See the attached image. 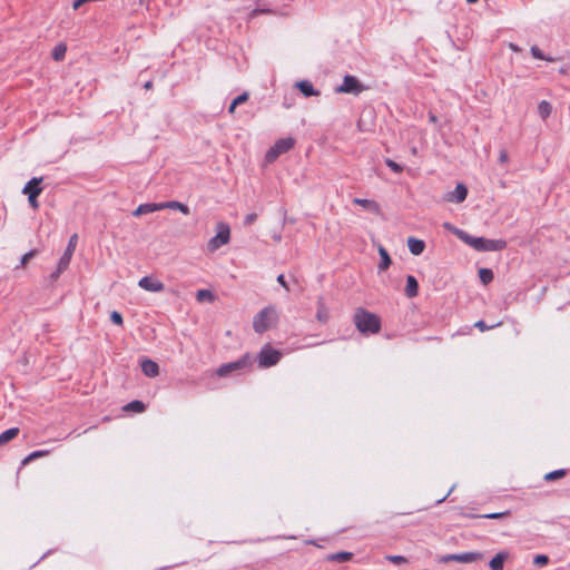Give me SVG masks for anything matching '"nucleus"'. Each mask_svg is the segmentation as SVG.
Returning a JSON list of instances; mask_svg holds the SVG:
<instances>
[{"label": "nucleus", "mask_w": 570, "mask_h": 570, "mask_svg": "<svg viewBox=\"0 0 570 570\" xmlns=\"http://www.w3.org/2000/svg\"><path fill=\"white\" fill-rule=\"evenodd\" d=\"M456 236L465 244L479 252H497L507 247V242L503 239H488L484 237H473L462 230H456Z\"/></svg>", "instance_id": "1"}, {"label": "nucleus", "mask_w": 570, "mask_h": 570, "mask_svg": "<svg viewBox=\"0 0 570 570\" xmlns=\"http://www.w3.org/2000/svg\"><path fill=\"white\" fill-rule=\"evenodd\" d=\"M353 320L362 334H377L381 331V318L365 308H356Z\"/></svg>", "instance_id": "2"}, {"label": "nucleus", "mask_w": 570, "mask_h": 570, "mask_svg": "<svg viewBox=\"0 0 570 570\" xmlns=\"http://www.w3.org/2000/svg\"><path fill=\"white\" fill-rule=\"evenodd\" d=\"M278 320L275 307L267 306L263 308L253 320V328L256 333H264L269 330Z\"/></svg>", "instance_id": "3"}, {"label": "nucleus", "mask_w": 570, "mask_h": 570, "mask_svg": "<svg viewBox=\"0 0 570 570\" xmlns=\"http://www.w3.org/2000/svg\"><path fill=\"white\" fill-rule=\"evenodd\" d=\"M252 365H253V357L250 354L246 353L235 362H230V363L220 365L217 368L216 374L219 377H225V376L230 375L234 372L250 368Z\"/></svg>", "instance_id": "4"}, {"label": "nucleus", "mask_w": 570, "mask_h": 570, "mask_svg": "<svg viewBox=\"0 0 570 570\" xmlns=\"http://www.w3.org/2000/svg\"><path fill=\"white\" fill-rule=\"evenodd\" d=\"M230 240V228L226 223L219 222L216 224V235L207 243V249L210 253L216 252L222 246L228 244Z\"/></svg>", "instance_id": "5"}, {"label": "nucleus", "mask_w": 570, "mask_h": 570, "mask_svg": "<svg viewBox=\"0 0 570 570\" xmlns=\"http://www.w3.org/2000/svg\"><path fill=\"white\" fill-rule=\"evenodd\" d=\"M295 146V139L292 137L281 138L267 150L265 160L274 163L281 155L289 151Z\"/></svg>", "instance_id": "6"}, {"label": "nucleus", "mask_w": 570, "mask_h": 570, "mask_svg": "<svg viewBox=\"0 0 570 570\" xmlns=\"http://www.w3.org/2000/svg\"><path fill=\"white\" fill-rule=\"evenodd\" d=\"M281 358L282 352L274 350L269 344H266L258 353V366L263 368L274 366L281 361Z\"/></svg>", "instance_id": "7"}, {"label": "nucleus", "mask_w": 570, "mask_h": 570, "mask_svg": "<svg viewBox=\"0 0 570 570\" xmlns=\"http://www.w3.org/2000/svg\"><path fill=\"white\" fill-rule=\"evenodd\" d=\"M77 242H78V236H77V234H73L68 242V245H67V248H66L63 255L59 259L57 272L52 274V278H55V279L58 278L59 275L68 268L71 257L76 250Z\"/></svg>", "instance_id": "8"}, {"label": "nucleus", "mask_w": 570, "mask_h": 570, "mask_svg": "<svg viewBox=\"0 0 570 570\" xmlns=\"http://www.w3.org/2000/svg\"><path fill=\"white\" fill-rule=\"evenodd\" d=\"M366 89L367 88L361 83V81L355 76L346 75L343 78L342 85L338 86L335 91L338 94H352L357 96Z\"/></svg>", "instance_id": "9"}, {"label": "nucleus", "mask_w": 570, "mask_h": 570, "mask_svg": "<svg viewBox=\"0 0 570 570\" xmlns=\"http://www.w3.org/2000/svg\"><path fill=\"white\" fill-rule=\"evenodd\" d=\"M139 287H141L145 291L153 292V293H159L163 292L165 288V285L163 282L158 281L157 278L145 276L139 279L138 282Z\"/></svg>", "instance_id": "10"}, {"label": "nucleus", "mask_w": 570, "mask_h": 570, "mask_svg": "<svg viewBox=\"0 0 570 570\" xmlns=\"http://www.w3.org/2000/svg\"><path fill=\"white\" fill-rule=\"evenodd\" d=\"M316 307V321L320 324H326L331 318V311L330 307L326 305L325 298L323 296L317 297Z\"/></svg>", "instance_id": "11"}, {"label": "nucleus", "mask_w": 570, "mask_h": 570, "mask_svg": "<svg viewBox=\"0 0 570 570\" xmlns=\"http://www.w3.org/2000/svg\"><path fill=\"white\" fill-rule=\"evenodd\" d=\"M468 196V188L463 184H458L455 189L451 193H448L444 199L449 203L460 204L465 200Z\"/></svg>", "instance_id": "12"}, {"label": "nucleus", "mask_w": 570, "mask_h": 570, "mask_svg": "<svg viewBox=\"0 0 570 570\" xmlns=\"http://www.w3.org/2000/svg\"><path fill=\"white\" fill-rule=\"evenodd\" d=\"M42 181V178L33 177L31 180L27 183V185L23 187L22 193L27 196H39L42 191V188L40 186Z\"/></svg>", "instance_id": "13"}, {"label": "nucleus", "mask_w": 570, "mask_h": 570, "mask_svg": "<svg viewBox=\"0 0 570 570\" xmlns=\"http://www.w3.org/2000/svg\"><path fill=\"white\" fill-rule=\"evenodd\" d=\"M141 371L148 377H155L159 374V366L153 360H144L141 362Z\"/></svg>", "instance_id": "14"}, {"label": "nucleus", "mask_w": 570, "mask_h": 570, "mask_svg": "<svg viewBox=\"0 0 570 570\" xmlns=\"http://www.w3.org/2000/svg\"><path fill=\"white\" fill-rule=\"evenodd\" d=\"M161 203H147L139 205L135 212L132 213L134 216H141L145 214L154 213L157 210H161Z\"/></svg>", "instance_id": "15"}, {"label": "nucleus", "mask_w": 570, "mask_h": 570, "mask_svg": "<svg viewBox=\"0 0 570 570\" xmlns=\"http://www.w3.org/2000/svg\"><path fill=\"white\" fill-rule=\"evenodd\" d=\"M480 559H482V554L479 552L456 553L452 558L453 561L461 562V563H471V562H475Z\"/></svg>", "instance_id": "16"}, {"label": "nucleus", "mask_w": 570, "mask_h": 570, "mask_svg": "<svg viewBox=\"0 0 570 570\" xmlns=\"http://www.w3.org/2000/svg\"><path fill=\"white\" fill-rule=\"evenodd\" d=\"M419 294V283L413 275L406 277L405 295L413 298Z\"/></svg>", "instance_id": "17"}, {"label": "nucleus", "mask_w": 570, "mask_h": 570, "mask_svg": "<svg viewBox=\"0 0 570 570\" xmlns=\"http://www.w3.org/2000/svg\"><path fill=\"white\" fill-rule=\"evenodd\" d=\"M509 558L508 552H499L497 553L489 562V567L491 570H502L504 561Z\"/></svg>", "instance_id": "18"}, {"label": "nucleus", "mask_w": 570, "mask_h": 570, "mask_svg": "<svg viewBox=\"0 0 570 570\" xmlns=\"http://www.w3.org/2000/svg\"><path fill=\"white\" fill-rule=\"evenodd\" d=\"M407 247L413 255H420L425 248V243L421 239L410 237L407 239Z\"/></svg>", "instance_id": "19"}, {"label": "nucleus", "mask_w": 570, "mask_h": 570, "mask_svg": "<svg viewBox=\"0 0 570 570\" xmlns=\"http://www.w3.org/2000/svg\"><path fill=\"white\" fill-rule=\"evenodd\" d=\"M296 87L305 97L318 96L320 91L315 90L313 85L307 80H302L296 83Z\"/></svg>", "instance_id": "20"}, {"label": "nucleus", "mask_w": 570, "mask_h": 570, "mask_svg": "<svg viewBox=\"0 0 570 570\" xmlns=\"http://www.w3.org/2000/svg\"><path fill=\"white\" fill-rule=\"evenodd\" d=\"M161 208L163 209H177L180 213H183L184 215H189V213H190L187 205H185L180 202H176V200L161 203Z\"/></svg>", "instance_id": "21"}, {"label": "nucleus", "mask_w": 570, "mask_h": 570, "mask_svg": "<svg viewBox=\"0 0 570 570\" xmlns=\"http://www.w3.org/2000/svg\"><path fill=\"white\" fill-rule=\"evenodd\" d=\"M353 203L355 205H358V206H362V207H364L366 209H370V210H372L374 213H379L380 212V205L375 200L363 199V198H354Z\"/></svg>", "instance_id": "22"}, {"label": "nucleus", "mask_w": 570, "mask_h": 570, "mask_svg": "<svg viewBox=\"0 0 570 570\" xmlns=\"http://www.w3.org/2000/svg\"><path fill=\"white\" fill-rule=\"evenodd\" d=\"M20 430L19 428H11V429H8L6 430L4 432H2L0 434V446L9 443L10 441H12L13 439H16L19 434Z\"/></svg>", "instance_id": "23"}, {"label": "nucleus", "mask_w": 570, "mask_h": 570, "mask_svg": "<svg viewBox=\"0 0 570 570\" xmlns=\"http://www.w3.org/2000/svg\"><path fill=\"white\" fill-rule=\"evenodd\" d=\"M379 254L381 256V263L379 264V269L386 271L392 263L391 257H390L387 250L381 245L379 246Z\"/></svg>", "instance_id": "24"}, {"label": "nucleus", "mask_w": 570, "mask_h": 570, "mask_svg": "<svg viewBox=\"0 0 570 570\" xmlns=\"http://www.w3.org/2000/svg\"><path fill=\"white\" fill-rule=\"evenodd\" d=\"M146 409L145 404L141 401H131L128 404L124 406V411L126 412H135V413H141Z\"/></svg>", "instance_id": "25"}, {"label": "nucleus", "mask_w": 570, "mask_h": 570, "mask_svg": "<svg viewBox=\"0 0 570 570\" xmlns=\"http://www.w3.org/2000/svg\"><path fill=\"white\" fill-rule=\"evenodd\" d=\"M50 451L49 450H39V451H35L32 453H30L29 455H27L21 464L22 465H27L29 464L31 461L36 460V459H39V458H43V456H47L49 455Z\"/></svg>", "instance_id": "26"}, {"label": "nucleus", "mask_w": 570, "mask_h": 570, "mask_svg": "<svg viewBox=\"0 0 570 570\" xmlns=\"http://www.w3.org/2000/svg\"><path fill=\"white\" fill-rule=\"evenodd\" d=\"M67 52V46L65 43L57 45L52 50V58L56 61H61L65 59Z\"/></svg>", "instance_id": "27"}, {"label": "nucleus", "mask_w": 570, "mask_h": 570, "mask_svg": "<svg viewBox=\"0 0 570 570\" xmlns=\"http://www.w3.org/2000/svg\"><path fill=\"white\" fill-rule=\"evenodd\" d=\"M538 111L542 119H547L552 111V107L550 102H548L547 100H542L538 106Z\"/></svg>", "instance_id": "28"}, {"label": "nucleus", "mask_w": 570, "mask_h": 570, "mask_svg": "<svg viewBox=\"0 0 570 570\" xmlns=\"http://www.w3.org/2000/svg\"><path fill=\"white\" fill-rule=\"evenodd\" d=\"M353 557L352 552H337L327 557L330 561L345 562L351 560Z\"/></svg>", "instance_id": "29"}, {"label": "nucleus", "mask_w": 570, "mask_h": 570, "mask_svg": "<svg viewBox=\"0 0 570 570\" xmlns=\"http://www.w3.org/2000/svg\"><path fill=\"white\" fill-rule=\"evenodd\" d=\"M214 298H215L214 294L208 289H199L196 293V299L200 303L205 302V301L214 302Z\"/></svg>", "instance_id": "30"}, {"label": "nucleus", "mask_w": 570, "mask_h": 570, "mask_svg": "<svg viewBox=\"0 0 570 570\" xmlns=\"http://www.w3.org/2000/svg\"><path fill=\"white\" fill-rule=\"evenodd\" d=\"M567 474V470L564 469H559V470H556V471H552V472H549L544 475V480L546 481H554V480H558V479H561L563 476H566Z\"/></svg>", "instance_id": "31"}, {"label": "nucleus", "mask_w": 570, "mask_h": 570, "mask_svg": "<svg viewBox=\"0 0 570 570\" xmlns=\"http://www.w3.org/2000/svg\"><path fill=\"white\" fill-rule=\"evenodd\" d=\"M479 276H480L481 282L484 285H487L490 282H492V279H493V272L491 269H489V268H481L479 271Z\"/></svg>", "instance_id": "32"}, {"label": "nucleus", "mask_w": 570, "mask_h": 570, "mask_svg": "<svg viewBox=\"0 0 570 570\" xmlns=\"http://www.w3.org/2000/svg\"><path fill=\"white\" fill-rule=\"evenodd\" d=\"M531 53H532V56H533L535 59L553 61V59H552V58H547V57H544V55L542 53V51H541L537 46L531 47Z\"/></svg>", "instance_id": "33"}, {"label": "nucleus", "mask_w": 570, "mask_h": 570, "mask_svg": "<svg viewBox=\"0 0 570 570\" xmlns=\"http://www.w3.org/2000/svg\"><path fill=\"white\" fill-rule=\"evenodd\" d=\"M110 321L116 324V325H119L121 326L124 324V320H122V316L119 312L117 311H112L110 313Z\"/></svg>", "instance_id": "34"}, {"label": "nucleus", "mask_w": 570, "mask_h": 570, "mask_svg": "<svg viewBox=\"0 0 570 570\" xmlns=\"http://www.w3.org/2000/svg\"><path fill=\"white\" fill-rule=\"evenodd\" d=\"M386 560L394 564H403L407 562V559L403 556H387Z\"/></svg>", "instance_id": "35"}, {"label": "nucleus", "mask_w": 570, "mask_h": 570, "mask_svg": "<svg viewBox=\"0 0 570 570\" xmlns=\"http://www.w3.org/2000/svg\"><path fill=\"white\" fill-rule=\"evenodd\" d=\"M385 164L386 166L392 169L394 173H402L403 168L401 165H399L396 161L392 160V159H386L385 160Z\"/></svg>", "instance_id": "36"}, {"label": "nucleus", "mask_w": 570, "mask_h": 570, "mask_svg": "<svg viewBox=\"0 0 570 570\" xmlns=\"http://www.w3.org/2000/svg\"><path fill=\"white\" fill-rule=\"evenodd\" d=\"M37 254V250L32 249L28 253H26L21 258V267H26L29 261Z\"/></svg>", "instance_id": "37"}, {"label": "nucleus", "mask_w": 570, "mask_h": 570, "mask_svg": "<svg viewBox=\"0 0 570 570\" xmlns=\"http://www.w3.org/2000/svg\"><path fill=\"white\" fill-rule=\"evenodd\" d=\"M533 562H534V564L542 567V566L548 564L549 558L546 554H538V556H535Z\"/></svg>", "instance_id": "38"}, {"label": "nucleus", "mask_w": 570, "mask_h": 570, "mask_svg": "<svg viewBox=\"0 0 570 570\" xmlns=\"http://www.w3.org/2000/svg\"><path fill=\"white\" fill-rule=\"evenodd\" d=\"M249 96L247 92H243L242 95H239L238 97H236L233 101H234V106H238V105H242L244 102H246L248 100Z\"/></svg>", "instance_id": "39"}, {"label": "nucleus", "mask_w": 570, "mask_h": 570, "mask_svg": "<svg viewBox=\"0 0 570 570\" xmlns=\"http://www.w3.org/2000/svg\"><path fill=\"white\" fill-rule=\"evenodd\" d=\"M509 514H510L509 511H504V512L484 514L483 517L488 518V519H500V518L508 517Z\"/></svg>", "instance_id": "40"}, {"label": "nucleus", "mask_w": 570, "mask_h": 570, "mask_svg": "<svg viewBox=\"0 0 570 570\" xmlns=\"http://www.w3.org/2000/svg\"><path fill=\"white\" fill-rule=\"evenodd\" d=\"M272 13V10L269 9H254L250 13H249V18H254L258 14H269Z\"/></svg>", "instance_id": "41"}, {"label": "nucleus", "mask_w": 570, "mask_h": 570, "mask_svg": "<svg viewBox=\"0 0 570 570\" xmlns=\"http://www.w3.org/2000/svg\"><path fill=\"white\" fill-rule=\"evenodd\" d=\"M474 326H475L476 328H479L481 332H484V331H488V330H490V328L495 327V325L488 326V325L485 324V322H483V321H478V322H475Z\"/></svg>", "instance_id": "42"}, {"label": "nucleus", "mask_w": 570, "mask_h": 570, "mask_svg": "<svg viewBox=\"0 0 570 570\" xmlns=\"http://www.w3.org/2000/svg\"><path fill=\"white\" fill-rule=\"evenodd\" d=\"M499 161L501 164H507L509 161V155L505 149H501L499 153Z\"/></svg>", "instance_id": "43"}, {"label": "nucleus", "mask_w": 570, "mask_h": 570, "mask_svg": "<svg viewBox=\"0 0 570 570\" xmlns=\"http://www.w3.org/2000/svg\"><path fill=\"white\" fill-rule=\"evenodd\" d=\"M28 200H29V204L30 206L33 208V209H38L39 207V203H38V196H28Z\"/></svg>", "instance_id": "44"}, {"label": "nucleus", "mask_w": 570, "mask_h": 570, "mask_svg": "<svg viewBox=\"0 0 570 570\" xmlns=\"http://www.w3.org/2000/svg\"><path fill=\"white\" fill-rule=\"evenodd\" d=\"M257 219V215L256 214H248L246 217H245V224L246 225H252L255 220Z\"/></svg>", "instance_id": "45"}, {"label": "nucleus", "mask_w": 570, "mask_h": 570, "mask_svg": "<svg viewBox=\"0 0 570 570\" xmlns=\"http://www.w3.org/2000/svg\"><path fill=\"white\" fill-rule=\"evenodd\" d=\"M277 282L286 289L289 291L288 284L285 281V277L283 274L278 275Z\"/></svg>", "instance_id": "46"}, {"label": "nucleus", "mask_w": 570, "mask_h": 570, "mask_svg": "<svg viewBox=\"0 0 570 570\" xmlns=\"http://www.w3.org/2000/svg\"><path fill=\"white\" fill-rule=\"evenodd\" d=\"M446 229L453 232L456 235V228L452 227L450 223H444L443 225Z\"/></svg>", "instance_id": "47"}, {"label": "nucleus", "mask_w": 570, "mask_h": 570, "mask_svg": "<svg viewBox=\"0 0 570 570\" xmlns=\"http://www.w3.org/2000/svg\"><path fill=\"white\" fill-rule=\"evenodd\" d=\"M454 557V554H448V556H444L442 558V562H449V561H453L452 558Z\"/></svg>", "instance_id": "48"}, {"label": "nucleus", "mask_w": 570, "mask_h": 570, "mask_svg": "<svg viewBox=\"0 0 570 570\" xmlns=\"http://www.w3.org/2000/svg\"><path fill=\"white\" fill-rule=\"evenodd\" d=\"M429 118H430V121H431V122H433V124H436V122H438V118H436V116H435V115L430 114V115H429Z\"/></svg>", "instance_id": "49"}, {"label": "nucleus", "mask_w": 570, "mask_h": 570, "mask_svg": "<svg viewBox=\"0 0 570 570\" xmlns=\"http://www.w3.org/2000/svg\"><path fill=\"white\" fill-rule=\"evenodd\" d=\"M237 106H234V101L230 104L229 108H228V112L229 114H234L235 112V109H236Z\"/></svg>", "instance_id": "50"}, {"label": "nucleus", "mask_w": 570, "mask_h": 570, "mask_svg": "<svg viewBox=\"0 0 570 570\" xmlns=\"http://www.w3.org/2000/svg\"><path fill=\"white\" fill-rule=\"evenodd\" d=\"M144 88L146 90H150L153 88V82L151 81H147L145 85H144Z\"/></svg>", "instance_id": "51"}, {"label": "nucleus", "mask_w": 570, "mask_h": 570, "mask_svg": "<svg viewBox=\"0 0 570 570\" xmlns=\"http://www.w3.org/2000/svg\"><path fill=\"white\" fill-rule=\"evenodd\" d=\"M469 3H475L478 0H466Z\"/></svg>", "instance_id": "52"}, {"label": "nucleus", "mask_w": 570, "mask_h": 570, "mask_svg": "<svg viewBox=\"0 0 570 570\" xmlns=\"http://www.w3.org/2000/svg\"><path fill=\"white\" fill-rule=\"evenodd\" d=\"M140 2H142V0H140Z\"/></svg>", "instance_id": "53"}]
</instances>
